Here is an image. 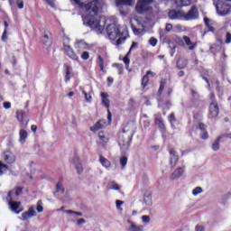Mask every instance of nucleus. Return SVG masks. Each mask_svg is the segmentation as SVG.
<instances>
[{
    "mask_svg": "<svg viewBox=\"0 0 231 231\" xmlns=\"http://www.w3.org/2000/svg\"><path fill=\"white\" fill-rule=\"evenodd\" d=\"M104 6L102 0H93L90 3L85 5L86 14L82 15L83 24L89 26L95 32L102 33L107 20L105 16H97L100 8Z\"/></svg>",
    "mask_w": 231,
    "mask_h": 231,
    "instance_id": "1",
    "label": "nucleus"
},
{
    "mask_svg": "<svg viewBox=\"0 0 231 231\" xmlns=\"http://www.w3.org/2000/svg\"><path fill=\"white\" fill-rule=\"evenodd\" d=\"M106 33L110 41H116V45L124 44L125 39L129 37L126 26H120L116 23H110L106 25Z\"/></svg>",
    "mask_w": 231,
    "mask_h": 231,
    "instance_id": "2",
    "label": "nucleus"
},
{
    "mask_svg": "<svg viewBox=\"0 0 231 231\" xmlns=\"http://www.w3.org/2000/svg\"><path fill=\"white\" fill-rule=\"evenodd\" d=\"M132 138L133 134L125 133V130L119 134L118 143L123 151H127L129 149Z\"/></svg>",
    "mask_w": 231,
    "mask_h": 231,
    "instance_id": "3",
    "label": "nucleus"
},
{
    "mask_svg": "<svg viewBox=\"0 0 231 231\" xmlns=\"http://www.w3.org/2000/svg\"><path fill=\"white\" fill-rule=\"evenodd\" d=\"M152 0H139L136 4L135 10L137 14H147V12H151V5Z\"/></svg>",
    "mask_w": 231,
    "mask_h": 231,
    "instance_id": "4",
    "label": "nucleus"
},
{
    "mask_svg": "<svg viewBox=\"0 0 231 231\" xmlns=\"http://www.w3.org/2000/svg\"><path fill=\"white\" fill-rule=\"evenodd\" d=\"M216 8L217 14L220 15V17H225V15H228V14H230L231 5L230 4L226 3H224L222 5L218 4L217 5Z\"/></svg>",
    "mask_w": 231,
    "mask_h": 231,
    "instance_id": "5",
    "label": "nucleus"
},
{
    "mask_svg": "<svg viewBox=\"0 0 231 231\" xmlns=\"http://www.w3.org/2000/svg\"><path fill=\"white\" fill-rule=\"evenodd\" d=\"M14 199H15V198L14 197L6 198V201H8V205L11 210H13V212H15V214H21V212H23V209L17 210L19 207H21V203L19 201H14Z\"/></svg>",
    "mask_w": 231,
    "mask_h": 231,
    "instance_id": "6",
    "label": "nucleus"
},
{
    "mask_svg": "<svg viewBox=\"0 0 231 231\" xmlns=\"http://www.w3.org/2000/svg\"><path fill=\"white\" fill-rule=\"evenodd\" d=\"M199 15L198 7L193 5L186 14L184 13V21H194V19H198Z\"/></svg>",
    "mask_w": 231,
    "mask_h": 231,
    "instance_id": "7",
    "label": "nucleus"
},
{
    "mask_svg": "<svg viewBox=\"0 0 231 231\" xmlns=\"http://www.w3.org/2000/svg\"><path fill=\"white\" fill-rule=\"evenodd\" d=\"M168 16L172 21H176L178 19H184L185 13H183V11H180V10L172 9L169 11Z\"/></svg>",
    "mask_w": 231,
    "mask_h": 231,
    "instance_id": "8",
    "label": "nucleus"
},
{
    "mask_svg": "<svg viewBox=\"0 0 231 231\" xmlns=\"http://www.w3.org/2000/svg\"><path fill=\"white\" fill-rule=\"evenodd\" d=\"M183 174H185V166L179 167L170 175V180L171 181H174V180H180Z\"/></svg>",
    "mask_w": 231,
    "mask_h": 231,
    "instance_id": "9",
    "label": "nucleus"
},
{
    "mask_svg": "<svg viewBox=\"0 0 231 231\" xmlns=\"http://www.w3.org/2000/svg\"><path fill=\"white\" fill-rule=\"evenodd\" d=\"M219 115V106L217 102H211L209 104V118H216Z\"/></svg>",
    "mask_w": 231,
    "mask_h": 231,
    "instance_id": "10",
    "label": "nucleus"
},
{
    "mask_svg": "<svg viewBox=\"0 0 231 231\" xmlns=\"http://www.w3.org/2000/svg\"><path fill=\"white\" fill-rule=\"evenodd\" d=\"M204 23L207 28V31L204 32V35H207L208 32H211L212 33L216 32V28L214 27V25L216 24V22H214L213 20L208 17H204Z\"/></svg>",
    "mask_w": 231,
    "mask_h": 231,
    "instance_id": "11",
    "label": "nucleus"
},
{
    "mask_svg": "<svg viewBox=\"0 0 231 231\" xmlns=\"http://www.w3.org/2000/svg\"><path fill=\"white\" fill-rule=\"evenodd\" d=\"M183 44L186 46L189 51L196 50L198 47V42H191L190 37L184 35L182 37Z\"/></svg>",
    "mask_w": 231,
    "mask_h": 231,
    "instance_id": "12",
    "label": "nucleus"
},
{
    "mask_svg": "<svg viewBox=\"0 0 231 231\" xmlns=\"http://www.w3.org/2000/svg\"><path fill=\"white\" fill-rule=\"evenodd\" d=\"M64 51L67 53L68 57L69 59H72V60H79V56L73 51V49H71V46L64 43Z\"/></svg>",
    "mask_w": 231,
    "mask_h": 231,
    "instance_id": "13",
    "label": "nucleus"
},
{
    "mask_svg": "<svg viewBox=\"0 0 231 231\" xmlns=\"http://www.w3.org/2000/svg\"><path fill=\"white\" fill-rule=\"evenodd\" d=\"M72 163H74L78 174H82V172H84L82 163H80V159L78 156L72 158Z\"/></svg>",
    "mask_w": 231,
    "mask_h": 231,
    "instance_id": "14",
    "label": "nucleus"
},
{
    "mask_svg": "<svg viewBox=\"0 0 231 231\" xmlns=\"http://www.w3.org/2000/svg\"><path fill=\"white\" fill-rule=\"evenodd\" d=\"M178 154L174 150H170V165L171 168H174V166L178 163Z\"/></svg>",
    "mask_w": 231,
    "mask_h": 231,
    "instance_id": "15",
    "label": "nucleus"
},
{
    "mask_svg": "<svg viewBox=\"0 0 231 231\" xmlns=\"http://www.w3.org/2000/svg\"><path fill=\"white\" fill-rule=\"evenodd\" d=\"M143 204L146 205V207H151L152 205V193L151 191L144 192Z\"/></svg>",
    "mask_w": 231,
    "mask_h": 231,
    "instance_id": "16",
    "label": "nucleus"
},
{
    "mask_svg": "<svg viewBox=\"0 0 231 231\" xmlns=\"http://www.w3.org/2000/svg\"><path fill=\"white\" fill-rule=\"evenodd\" d=\"M199 129L200 131L201 140H208V132H207V125H205V124H203V123H200L199 125Z\"/></svg>",
    "mask_w": 231,
    "mask_h": 231,
    "instance_id": "17",
    "label": "nucleus"
},
{
    "mask_svg": "<svg viewBox=\"0 0 231 231\" xmlns=\"http://www.w3.org/2000/svg\"><path fill=\"white\" fill-rule=\"evenodd\" d=\"M100 96H101L102 106H104L106 109H109V106H110L109 94L106 92H102Z\"/></svg>",
    "mask_w": 231,
    "mask_h": 231,
    "instance_id": "18",
    "label": "nucleus"
},
{
    "mask_svg": "<svg viewBox=\"0 0 231 231\" xmlns=\"http://www.w3.org/2000/svg\"><path fill=\"white\" fill-rule=\"evenodd\" d=\"M21 194H23V188L18 187L10 190L7 194V198H14L15 199V198L21 196Z\"/></svg>",
    "mask_w": 231,
    "mask_h": 231,
    "instance_id": "19",
    "label": "nucleus"
},
{
    "mask_svg": "<svg viewBox=\"0 0 231 231\" xmlns=\"http://www.w3.org/2000/svg\"><path fill=\"white\" fill-rule=\"evenodd\" d=\"M134 46H136V42H134L132 43V46L129 49V51L126 53L125 57L123 59V62L125 64L126 69H129V63L131 62V60H129V55H131V51L133 48H134Z\"/></svg>",
    "mask_w": 231,
    "mask_h": 231,
    "instance_id": "20",
    "label": "nucleus"
},
{
    "mask_svg": "<svg viewBox=\"0 0 231 231\" xmlns=\"http://www.w3.org/2000/svg\"><path fill=\"white\" fill-rule=\"evenodd\" d=\"M3 158L6 163H14L15 162V156L10 152H4Z\"/></svg>",
    "mask_w": 231,
    "mask_h": 231,
    "instance_id": "21",
    "label": "nucleus"
},
{
    "mask_svg": "<svg viewBox=\"0 0 231 231\" xmlns=\"http://www.w3.org/2000/svg\"><path fill=\"white\" fill-rule=\"evenodd\" d=\"M149 75H152V77H154V75H156V74L151 70H148L146 72V75H144L142 79L143 88H146L147 84H149Z\"/></svg>",
    "mask_w": 231,
    "mask_h": 231,
    "instance_id": "22",
    "label": "nucleus"
},
{
    "mask_svg": "<svg viewBox=\"0 0 231 231\" xmlns=\"http://www.w3.org/2000/svg\"><path fill=\"white\" fill-rule=\"evenodd\" d=\"M127 223L130 224V231H143V226H138L134 222H132L131 220H127Z\"/></svg>",
    "mask_w": 231,
    "mask_h": 231,
    "instance_id": "23",
    "label": "nucleus"
},
{
    "mask_svg": "<svg viewBox=\"0 0 231 231\" xmlns=\"http://www.w3.org/2000/svg\"><path fill=\"white\" fill-rule=\"evenodd\" d=\"M104 125H106V120L101 119L95 125L90 127V131H98L99 129H103Z\"/></svg>",
    "mask_w": 231,
    "mask_h": 231,
    "instance_id": "24",
    "label": "nucleus"
},
{
    "mask_svg": "<svg viewBox=\"0 0 231 231\" xmlns=\"http://www.w3.org/2000/svg\"><path fill=\"white\" fill-rule=\"evenodd\" d=\"M19 142L20 143L23 144L26 143V138H28V132H26V130L24 129H21L19 131Z\"/></svg>",
    "mask_w": 231,
    "mask_h": 231,
    "instance_id": "25",
    "label": "nucleus"
},
{
    "mask_svg": "<svg viewBox=\"0 0 231 231\" xmlns=\"http://www.w3.org/2000/svg\"><path fill=\"white\" fill-rule=\"evenodd\" d=\"M116 6H122V5L133 6L134 5V0H116Z\"/></svg>",
    "mask_w": 231,
    "mask_h": 231,
    "instance_id": "26",
    "label": "nucleus"
},
{
    "mask_svg": "<svg viewBox=\"0 0 231 231\" xmlns=\"http://www.w3.org/2000/svg\"><path fill=\"white\" fill-rule=\"evenodd\" d=\"M58 210H61V212H65L66 214H69L71 216H74L75 217H82V213L79 212V211H73L71 209L69 210H64V207H61L60 209Z\"/></svg>",
    "mask_w": 231,
    "mask_h": 231,
    "instance_id": "27",
    "label": "nucleus"
},
{
    "mask_svg": "<svg viewBox=\"0 0 231 231\" xmlns=\"http://www.w3.org/2000/svg\"><path fill=\"white\" fill-rule=\"evenodd\" d=\"M75 47L81 50H88V48H89V45H88L84 40H78L75 43Z\"/></svg>",
    "mask_w": 231,
    "mask_h": 231,
    "instance_id": "28",
    "label": "nucleus"
},
{
    "mask_svg": "<svg viewBox=\"0 0 231 231\" xmlns=\"http://www.w3.org/2000/svg\"><path fill=\"white\" fill-rule=\"evenodd\" d=\"M99 162L103 167H106V169H109L111 167V162L104 158L102 155L99 156Z\"/></svg>",
    "mask_w": 231,
    "mask_h": 231,
    "instance_id": "29",
    "label": "nucleus"
},
{
    "mask_svg": "<svg viewBox=\"0 0 231 231\" xmlns=\"http://www.w3.org/2000/svg\"><path fill=\"white\" fill-rule=\"evenodd\" d=\"M221 138H223V136H218L212 143L211 148L213 151H219V143H221Z\"/></svg>",
    "mask_w": 231,
    "mask_h": 231,
    "instance_id": "30",
    "label": "nucleus"
},
{
    "mask_svg": "<svg viewBox=\"0 0 231 231\" xmlns=\"http://www.w3.org/2000/svg\"><path fill=\"white\" fill-rule=\"evenodd\" d=\"M81 91L85 97L86 102H88L90 104V102L93 101V97H91V90L88 93L86 92V90H84V88H81Z\"/></svg>",
    "mask_w": 231,
    "mask_h": 231,
    "instance_id": "31",
    "label": "nucleus"
},
{
    "mask_svg": "<svg viewBox=\"0 0 231 231\" xmlns=\"http://www.w3.org/2000/svg\"><path fill=\"white\" fill-rule=\"evenodd\" d=\"M177 6L183 7L190 5V0H175Z\"/></svg>",
    "mask_w": 231,
    "mask_h": 231,
    "instance_id": "32",
    "label": "nucleus"
},
{
    "mask_svg": "<svg viewBox=\"0 0 231 231\" xmlns=\"http://www.w3.org/2000/svg\"><path fill=\"white\" fill-rule=\"evenodd\" d=\"M187 67V60H183V59H179L177 60V68H179L180 69H183V68Z\"/></svg>",
    "mask_w": 231,
    "mask_h": 231,
    "instance_id": "33",
    "label": "nucleus"
},
{
    "mask_svg": "<svg viewBox=\"0 0 231 231\" xmlns=\"http://www.w3.org/2000/svg\"><path fill=\"white\" fill-rule=\"evenodd\" d=\"M155 124L159 125L160 129H165V124L163 123V119L162 117H156Z\"/></svg>",
    "mask_w": 231,
    "mask_h": 231,
    "instance_id": "34",
    "label": "nucleus"
},
{
    "mask_svg": "<svg viewBox=\"0 0 231 231\" xmlns=\"http://www.w3.org/2000/svg\"><path fill=\"white\" fill-rule=\"evenodd\" d=\"M65 190L66 189H64V186H62V182L59 181L56 184V192H60L61 194H64Z\"/></svg>",
    "mask_w": 231,
    "mask_h": 231,
    "instance_id": "35",
    "label": "nucleus"
},
{
    "mask_svg": "<svg viewBox=\"0 0 231 231\" xmlns=\"http://www.w3.org/2000/svg\"><path fill=\"white\" fill-rule=\"evenodd\" d=\"M97 62L99 64L100 70L103 71V73H106V69H104V59L102 56L97 57Z\"/></svg>",
    "mask_w": 231,
    "mask_h": 231,
    "instance_id": "36",
    "label": "nucleus"
},
{
    "mask_svg": "<svg viewBox=\"0 0 231 231\" xmlns=\"http://www.w3.org/2000/svg\"><path fill=\"white\" fill-rule=\"evenodd\" d=\"M69 79H71V71L69 70V66H67L66 74H65V82H69Z\"/></svg>",
    "mask_w": 231,
    "mask_h": 231,
    "instance_id": "37",
    "label": "nucleus"
},
{
    "mask_svg": "<svg viewBox=\"0 0 231 231\" xmlns=\"http://www.w3.org/2000/svg\"><path fill=\"white\" fill-rule=\"evenodd\" d=\"M109 189L110 190H120V186H118L116 182L111 181L109 183Z\"/></svg>",
    "mask_w": 231,
    "mask_h": 231,
    "instance_id": "38",
    "label": "nucleus"
},
{
    "mask_svg": "<svg viewBox=\"0 0 231 231\" xmlns=\"http://www.w3.org/2000/svg\"><path fill=\"white\" fill-rule=\"evenodd\" d=\"M168 120H169L170 124L171 125V126L174 127V123L176 122V116L174 115V113H171L168 116Z\"/></svg>",
    "mask_w": 231,
    "mask_h": 231,
    "instance_id": "39",
    "label": "nucleus"
},
{
    "mask_svg": "<svg viewBox=\"0 0 231 231\" xmlns=\"http://www.w3.org/2000/svg\"><path fill=\"white\" fill-rule=\"evenodd\" d=\"M203 192V189L201 187H196L193 190H192V195L193 196H198L199 194H201Z\"/></svg>",
    "mask_w": 231,
    "mask_h": 231,
    "instance_id": "40",
    "label": "nucleus"
},
{
    "mask_svg": "<svg viewBox=\"0 0 231 231\" xmlns=\"http://www.w3.org/2000/svg\"><path fill=\"white\" fill-rule=\"evenodd\" d=\"M30 217H32L31 214H29L28 211H25L22 214V219L23 221H27L28 219H30Z\"/></svg>",
    "mask_w": 231,
    "mask_h": 231,
    "instance_id": "41",
    "label": "nucleus"
},
{
    "mask_svg": "<svg viewBox=\"0 0 231 231\" xmlns=\"http://www.w3.org/2000/svg\"><path fill=\"white\" fill-rule=\"evenodd\" d=\"M8 171V166L0 162V176L3 175V172Z\"/></svg>",
    "mask_w": 231,
    "mask_h": 231,
    "instance_id": "42",
    "label": "nucleus"
},
{
    "mask_svg": "<svg viewBox=\"0 0 231 231\" xmlns=\"http://www.w3.org/2000/svg\"><path fill=\"white\" fill-rule=\"evenodd\" d=\"M29 214L32 217H35L37 216V212L35 211V207L32 206L31 208H29L28 211Z\"/></svg>",
    "mask_w": 231,
    "mask_h": 231,
    "instance_id": "43",
    "label": "nucleus"
},
{
    "mask_svg": "<svg viewBox=\"0 0 231 231\" xmlns=\"http://www.w3.org/2000/svg\"><path fill=\"white\" fill-rule=\"evenodd\" d=\"M36 210L37 212H43L44 208H42V200H38Z\"/></svg>",
    "mask_w": 231,
    "mask_h": 231,
    "instance_id": "44",
    "label": "nucleus"
},
{
    "mask_svg": "<svg viewBox=\"0 0 231 231\" xmlns=\"http://www.w3.org/2000/svg\"><path fill=\"white\" fill-rule=\"evenodd\" d=\"M75 5H78V6H84L86 3H88V0H73Z\"/></svg>",
    "mask_w": 231,
    "mask_h": 231,
    "instance_id": "45",
    "label": "nucleus"
},
{
    "mask_svg": "<svg viewBox=\"0 0 231 231\" xmlns=\"http://www.w3.org/2000/svg\"><path fill=\"white\" fill-rule=\"evenodd\" d=\"M16 5L19 10H23L24 8V2L23 0H16Z\"/></svg>",
    "mask_w": 231,
    "mask_h": 231,
    "instance_id": "46",
    "label": "nucleus"
},
{
    "mask_svg": "<svg viewBox=\"0 0 231 231\" xmlns=\"http://www.w3.org/2000/svg\"><path fill=\"white\" fill-rule=\"evenodd\" d=\"M142 221H143V223L147 225V223H150L151 217L147 215H144V216L142 217Z\"/></svg>",
    "mask_w": 231,
    "mask_h": 231,
    "instance_id": "47",
    "label": "nucleus"
},
{
    "mask_svg": "<svg viewBox=\"0 0 231 231\" xmlns=\"http://www.w3.org/2000/svg\"><path fill=\"white\" fill-rule=\"evenodd\" d=\"M51 36V34L50 32L45 33L43 35V38H42L43 44H46V42H48V40L50 39Z\"/></svg>",
    "mask_w": 231,
    "mask_h": 231,
    "instance_id": "48",
    "label": "nucleus"
},
{
    "mask_svg": "<svg viewBox=\"0 0 231 231\" xmlns=\"http://www.w3.org/2000/svg\"><path fill=\"white\" fill-rule=\"evenodd\" d=\"M120 163H121V166L123 167H125V165H127V157H122L120 159Z\"/></svg>",
    "mask_w": 231,
    "mask_h": 231,
    "instance_id": "49",
    "label": "nucleus"
},
{
    "mask_svg": "<svg viewBox=\"0 0 231 231\" xmlns=\"http://www.w3.org/2000/svg\"><path fill=\"white\" fill-rule=\"evenodd\" d=\"M164 88H165V81H162L159 88V95H162V93H163Z\"/></svg>",
    "mask_w": 231,
    "mask_h": 231,
    "instance_id": "50",
    "label": "nucleus"
},
{
    "mask_svg": "<svg viewBox=\"0 0 231 231\" xmlns=\"http://www.w3.org/2000/svg\"><path fill=\"white\" fill-rule=\"evenodd\" d=\"M81 59H82L83 60H88V59H89V52L84 51V52L81 54Z\"/></svg>",
    "mask_w": 231,
    "mask_h": 231,
    "instance_id": "51",
    "label": "nucleus"
},
{
    "mask_svg": "<svg viewBox=\"0 0 231 231\" xmlns=\"http://www.w3.org/2000/svg\"><path fill=\"white\" fill-rule=\"evenodd\" d=\"M150 44H151V46H156V44H158V40H156V38H154V37H152L150 39Z\"/></svg>",
    "mask_w": 231,
    "mask_h": 231,
    "instance_id": "52",
    "label": "nucleus"
},
{
    "mask_svg": "<svg viewBox=\"0 0 231 231\" xmlns=\"http://www.w3.org/2000/svg\"><path fill=\"white\" fill-rule=\"evenodd\" d=\"M23 111L17 112V118L20 122H23V120H24V117L23 116Z\"/></svg>",
    "mask_w": 231,
    "mask_h": 231,
    "instance_id": "53",
    "label": "nucleus"
},
{
    "mask_svg": "<svg viewBox=\"0 0 231 231\" xmlns=\"http://www.w3.org/2000/svg\"><path fill=\"white\" fill-rule=\"evenodd\" d=\"M230 42H231V33L226 32V43L230 44Z\"/></svg>",
    "mask_w": 231,
    "mask_h": 231,
    "instance_id": "54",
    "label": "nucleus"
},
{
    "mask_svg": "<svg viewBox=\"0 0 231 231\" xmlns=\"http://www.w3.org/2000/svg\"><path fill=\"white\" fill-rule=\"evenodd\" d=\"M172 31V23H166L165 32H169Z\"/></svg>",
    "mask_w": 231,
    "mask_h": 231,
    "instance_id": "55",
    "label": "nucleus"
},
{
    "mask_svg": "<svg viewBox=\"0 0 231 231\" xmlns=\"http://www.w3.org/2000/svg\"><path fill=\"white\" fill-rule=\"evenodd\" d=\"M46 3L51 6V8H55V0H45Z\"/></svg>",
    "mask_w": 231,
    "mask_h": 231,
    "instance_id": "56",
    "label": "nucleus"
},
{
    "mask_svg": "<svg viewBox=\"0 0 231 231\" xmlns=\"http://www.w3.org/2000/svg\"><path fill=\"white\" fill-rule=\"evenodd\" d=\"M107 109V120H108V124H111L112 122V114H111V111H109V108H106Z\"/></svg>",
    "mask_w": 231,
    "mask_h": 231,
    "instance_id": "57",
    "label": "nucleus"
},
{
    "mask_svg": "<svg viewBox=\"0 0 231 231\" xmlns=\"http://www.w3.org/2000/svg\"><path fill=\"white\" fill-rule=\"evenodd\" d=\"M4 107H5V109H10V107H12V103L4 102Z\"/></svg>",
    "mask_w": 231,
    "mask_h": 231,
    "instance_id": "58",
    "label": "nucleus"
},
{
    "mask_svg": "<svg viewBox=\"0 0 231 231\" xmlns=\"http://www.w3.org/2000/svg\"><path fill=\"white\" fill-rule=\"evenodd\" d=\"M101 142H103V143H107L109 142V138L106 137V135H103V137H101Z\"/></svg>",
    "mask_w": 231,
    "mask_h": 231,
    "instance_id": "59",
    "label": "nucleus"
},
{
    "mask_svg": "<svg viewBox=\"0 0 231 231\" xmlns=\"http://www.w3.org/2000/svg\"><path fill=\"white\" fill-rule=\"evenodd\" d=\"M116 208H119L120 207H122V205H124V201L116 200Z\"/></svg>",
    "mask_w": 231,
    "mask_h": 231,
    "instance_id": "60",
    "label": "nucleus"
},
{
    "mask_svg": "<svg viewBox=\"0 0 231 231\" xmlns=\"http://www.w3.org/2000/svg\"><path fill=\"white\" fill-rule=\"evenodd\" d=\"M196 231H205V227L203 226H197Z\"/></svg>",
    "mask_w": 231,
    "mask_h": 231,
    "instance_id": "61",
    "label": "nucleus"
},
{
    "mask_svg": "<svg viewBox=\"0 0 231 231\" xmlns=\"http://www.w3.org/2000/svg\"><path fill=\"white\" fill-rule=\"evenodd\" d=\"M6 33H7V30L5 29L3 35H2V41H6Z\"/></svg>",
    "mask_w": 231,
    "mask_h": 231,
    "instance_id": "62",
    "label": "nucleus"
},
{
    "mask_svg": "<svg viewBox=\"0 0 231 231\" xmlns=\"http://www.w3.org/2000/svg\"><path fill=\"white\" fill-rule=\"evenodd\" d=\"M209 98H210L211 102H217V101H216V95H214V93H211V94H210Z\"/></svg>",
    "mask_w": 231,
    "mask_h": 231,
    "instance_id": "63",
    "label": "nucleus"
},
{
    "mask_svg": "<svg viewBox=\"0 0 231 231\" xmlns=\"http://www.w3.org/2000/svg\"><path fill=\"white\" fill-rule=\"evenodd\" d=\"M84 223H86V219H84V218H79L78 220V225H84Z\"/></svg>",
    "mask_w": 231,
    "mask_h": 231,
    "instance_id": "64",
    "label": "nucleus"
}]
</instances>
